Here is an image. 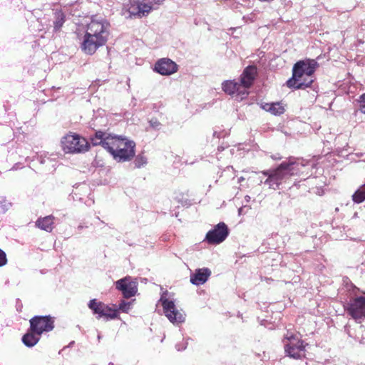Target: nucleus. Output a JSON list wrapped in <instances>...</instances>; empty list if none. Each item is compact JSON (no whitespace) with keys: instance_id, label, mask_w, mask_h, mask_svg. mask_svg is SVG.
Returning <instances> with one entry per match:
<instances>
[{"instance_id":"f257e3e1","label":"nucleus","mask_w":365,"mask_h":365,"mask_svg":"<svg viewBox=\"0 0 365 365\" xmlns=\"http://www.w3.org/2000/svg\"><path fill=\"white\" fill-rule=\"evenodd\" d=\"M100 123H107L106 118L96 117L91 123L93 126L94 134L89 137L90 143L93 146H102L118 162L130 161L135 154V143L121 135L111 134L101 129H95Z\"/></svg>"},{"instance_id":"f03ea898","label":"nucleus","mask_w":365,"mask_h":365,"mask_svg":"<svg viewBox=\"0 0 365 365\" xmlns=\"http://www.w3.org/2000/svg\"><path fill=\"white\" fill-rule=\"evenodd\" d=\"M299 166H305L303 160H293L289 158L288 161H283L274 169L262 171V173L267 177L264 184L275 190L280 189L282 184L285 183L292 176L300 173Z\"/></svg>"},{"instance_id":"7ed1b4c3","label":"nucleus","mask_w":365,"mask_h":365,"mask_svg":"<svg viewBox=\"0 0 365 365\" xmlns=\"http://www.w3.org/2000/svg\"><path fill=\"white\" fill-rule=\"evenodd\" d=\"M319 63L315 59L306 58L294 63L292 68V76L286 85L289 88L304 89L311 86L314 82L313 74Z\"/></svg>"},{"instance_id":"20e7f679","label":"nucleus","mask_w":365,"mask_h":365,"mask_svg":"<svg viewBox=\"0 0 365 365\" xmlns=\"http://www.w3.org/2000/svg\"><path fill=\"white\" fill-rule=\"evenodd\" d=\"M62 148L66 153H81L87 151L89 144L85 138H81L77 134L67 135L61 140Z\"/></svg>"},{"instance_id":"39448f33","label":"nucleus","mask_w":365,"mask_h":365,"mask_svg":"<svg viewBox=\"0 0 365 365\" xmlns=\"http://www.w3.org/2000/svg\"><path fill=\"white\" fill-rule=\"evenodd\" d=\"M168 292L165 291L160 297L161 303L165 315L173 324H179L185 321L184 314L176 308L175 302L167 298Z\"/></svg>"},{"instance_id":"423d86ee","label":"nucleus","mask_w":365,"mask_h":365,"mask_svg":"<svg viewBox=\"0 0 365 365\" xmlns=\"http://www.w3.org/2000/svg\"><path fill=\"white\" fill-rule=\"evenodd\" d=\"M30 329L38 335L49 332L54 328V319L50 315L35 316L30 321Z\"/></svg>"},{"instance_id":"0eeeda50","label":"nucleus","mask_w":365,"mask_h":365,"mask_svg":"<svg viewBox=\"0 0 365 365\" xmlns=\"http://www.w3.org/2000/svg\"><path fill=\"white\" fill-rule=\"evenodd\" d=\"M138 284L137 279L130 276H126L115 282V289L120 292L125 299L135 296L138 292Z\"/></svg>"},{"instance_id":"6e6552de","label":"nucleus","mask_w":365,"mask_h":365,"mask_svg":"<svg viewBox=\"0 0 365 365\" xmlns=\"http://www.w3.org/2000/svg\"><path fill=\"white\" fill-rule=\"evenodd\" d=\"M344 309L353 319L360 322L365 318V297L360 296L350 299L344 305Z\"/></svg>"},{"instance_id":"1a4fd4ad","label":"nucleus","mask_w":365,"mask_h":365,"mask_svg":"<svg viewBox=\"0 0 365 365\" xmlns=\"http://www.w3.org/2000/svg\"><path fill=\"white\" fill-rule=\"evenodd\" d=\"M230 233L227 225L223 222H219L206 234L205 241L210 245H219L224 242Z\"/></svg>"},{"instance_id":"9d476101","label":"nucleus","mask_w":365,"mask_h":365,"mask_svg":"<svg viewBox=\"0 0 365 365\" xmlns=\"http://www.w3.org/2000/svg\"><path fill=\"white\" fill-rule=\"evenodd\" d=\"M109 24L106 21H92L88 25L86 34L93 36L98 39L103 38V39H104V42L106 43L109 35Z\"/></svg>"},{"instance_id":"9b49d317","label":"nucleus","mask_w":365,"mask_h":365,"mask_svg":"<svg viewBox=\"0 0 365 365\" xmlns=\"http://www.w3.org/2000/svg\"><path fill=\"white\" fill-rule=\"evenodd\" d=\"M152 10V6L147 4L130 1L127 5V9L124 14L128 13L126 18L132 19L133 17L141 18L147 16Z\"/></svg>"},{"instance_id":"f8f14e48","label":"nucleus","mask_w":365,"mask_h":365,"mask_svg":"<svg viewBox=\"0 0 365 365\" xmlns=\"http://www.w3.org/2000/svg\"><path fill=\"white\" fill-rule=\"evenodd\" d=\"M105 44L106 42H104V39H103V38L98 39L93 36L85 34L81 48L85 53L92 55L99 47Z\"/></svg>"},{"instance_id":"ddd939ff","label":"nucleus","mask_w":365,"mask_h":365,"mask_svg":"<svg viewBox=\"0 0 365 365\" xmlns=\"http://www.w3.org/2000/svg\"><path fill=\"white\" fill-rule=\"evenodd\" d=\"M178 65L171 59L163 58L155 64L154 71L163 76H170L178 71Z\"/></svg>"},{"instance_id":"4468645a","label":"nucleus","mask_w":365,"mask_h":365,"mask_svg":"<svg viewBox=\"0 0 365 365\" xmlns=\"http://www.w3.org/2000/svg\"><path fill=\"white\" fill-rule=\"evenodd\" d=\"M88 307L92 310L94 314H97V319H100L103 317H106V319H116L115 312H113L112 314L107 313L106 309H108V306L101 302L97 301L96 299L90 300Z\"/></svg>"},{"instance_id":"2eb2a0df","label":"nucleus","mask_w":365,"mask_h":365,"mask_svg":"<svg viewBox=\"0 0 365 365\" xmlns=\"http://www.w3.org/2000/svg\"><path fill=\"white\" fill-rule=\"evenodd\" d=\"M257 76V68L255 65L247 66L240 76V84L242 88L246 89L250 88Z\"/></svg>"},{"instance_id":"dca6fc26","label":"nucleus","mask_w":365,"mask_h":365,"mask_svg":"<svg viewBox=\"0 0 365 365\" xmlns=\"http://www.w3.org/2000/svg\"><path fill=\"white\" fill-rule=\"evenodd\" d=\"M242 86L240 83L235 82L234 81H225L222 84V91L229 94L234 95L237 93L238 96H240L241 99L245 98L248 95V92L247 91H241Z\"/></svg>"},{"instance_id":"f3484780","label":"nucleus","mask_w":365,"mask_h":365,"mask_svg":"<svg viewBox=\"0 0 365 365\" xmlns=\"http://www.w3.org/2000/svg\"><path fill=\"white\" fill-rule=\"evenodd\" d=\"M211 274L209 268H199L190 275V282L194 285H201L205 283Z\"/></svg>"},{"instance_id":"a211bd4d","label":"nucleus","mask_w":365,"mask_h":365,"mask_svg":"<svg viewBox=\"0 0 365 365\" xmlns=\"http://www.w3.org/2000/svg\"><path fill=\"white\" fill-rule=\"evenodd\" d=\"M54 217L48 215L44 217L38 218L36 222V226L42 230L51 232L53 230Z\"/></svg>"},{"instance_id":"6ab92c4d","label":"nucleus","mask_w":365,"mask_h":365,"mask_svg":"<svg viewBox=\"0 0 365 365\" xmlns=\"http://www.w3.org/2000/svg\"><path fill=\"white\" fill-rule=\"evenodd\" d=\"M40 336L36 332L29 330L22 336V342L27 347L34 346L40 340Z\"/></svg>"},{"instance_id":"aec40b11","label":"nucleus","mask_w":365,"mask_h":365,"mask_svg":"<svg viewBox=\"0 0 365 365\" xmlns=\"http://www.w3.org/2000/svg\"><path fill=\"white\" fill-rule=\"evenodd\" d=\"M53 31H59L66 21V14L61 10H56L53 13Z\"/></svg>"},{"instance_id":"412c9836","label":"nucleus","mask_w":365,"mask_h":365,"mask_svg":"<svg viewBox=\"0 0 365 365\" xmlns=\"http://www.w3.org/2000/svg\"><path fill=\"white\" fill-rule=\"evenodd\" d=\"M284 349L288 356L293 359H297L301 358L302 356V354L296 349L295 346L292 344V342L285 345Z\"/></svg>"},{"instance_id":"4be33fe9","label":"nucleus","mask_w":365,"mask_h":365,"mask_svg":"<svg viewBox=\"0 0 365 365\" xmlns=\"http://www.w3.org/2000/svg\"><path fill=\"white\" fill-rule=\"evenodd\" d=\"M11 206V203L7 200L6 197L0 196V213H6Z\"/></svg>"},{"instance_id":"5701e85b","label":"nucleus","mask_w":365,"mask_h":365,"mask_svg":"<svg viewBox=\"0 0 365 365\" xmlns=\"http://www.w3.org/2000/svg\"><path fill=\"white\" fill-rule=\"evenodd\" d=\"M269 113L273 115H279L284 112L283 106L279 103H272Z\"/></svg>"},{"instance_id":"b1692460","label":"nucleus","mask_w":365,"mask_h":365,"mask_svg":"<svg viewBox=\"0 0 365 365\" xmlns=\"http://www.w3.org/2000/svg\"><path fill=\"white\" fill-rule=\"evenodd\" d=\"M132 308V302H125L124 300H122L118 308V311L123 312V313H128Z\"/></svg>"},{"instance_id":"393cba45","label":"nucleus","mask_w":365,"mask_h":365,"mask_svg":"<svg viewBox=\"0 0 365 365\" xmlns=\"http://www.w3.org/2000/svg\"><path fill=\"white\" fill-rule=\"evenodd\" d=\"M135 167L140 168L147 164V158L143 155H138L134 160Z\"/></svg>"},{"instance_id":"a878e982","label":"nucleus","mask_w":365,"mask_h":365,"mask_svg":"<svg viewBox=\"0 0 365 365\" xmlns=\"http://www.w3.org/2000/svg\"><path fill=\"white\" fill-rule=\"evenodd\" d=\"M352 200L356 203H361L365 200V195L361 190L359 189L353 194Z\"/></svg>"},{"instance_id":"bb28decb","label":"nucleus","mask_w":365,"mask_h":365,"mask_svg":"<svg viewBox=\"0 0 365 365\" xmlns=\"http://www.w3.org/2000/svg\"><path fill=\"white\" fill-rule=\"evenodd\" d=\"M148 123L150 126L154 130H158L161 128L162 124L156 118H150Z\"/></svg>"},{"instance_id":"cd10ccee","label":"nucleus","mask_w":365,"mask_h":365,"mask_svg":"<svg viewBox=\"0 0 365 365\" xmlns=\"http://www.w3.org/2000/svg\"><path fill=\"white\" fill-rule=\"evenodd\" d=\"M357 101L359 103L360 111L363 113H365V93L359 96Z\"/></svg>"},{"instance_id":"c85d7f7f","label":"nucleus","mask_w":365,"mask_h":365,"mask_svg":"<svg viewBox=\"0 0 365 365\" xmlns=\"http://www.w3.org/2000/svg\"><path fill=\"white\" fill-rule=\"evenodd\" d=\"M176 199H177L178 202L181 203V205L183 206L188 207L192 205L191 200L187 198H184L182 195H180V197H177Z\"/></svg>"},{"instance_id":"c756f323","label":"nucleus","mask_w":365,"mask_h":365,"mask_svg":"<svg viewBox=\"0 0 365 365\" xmlns=\"http://www.w3.org/2000/svg\"><path fill=\"white\" fill-rule=\"evenodd\" d=\"M7 263L6 255L4 250L0 249V267L4 266Z\"/></svg>"},{"instance_id":"7c9ffc66","label":"nucleus","mask_w":365,"mask_h":365,"mask_svg":"<svg viewBox=\"0 0 365 365\" xmlns=\"http://www.w3.org/2000/svg\"><path fill=\"white\" fill-rule=\"evenodd\" d=\"M292 344L295 346L296 349L299 351L300 353L302 354V352L304 351L305 346L304 344L303 341L298 340L296 344Z\"/></svg>"},{"instance_id":"2f4dec72","label":"nucleus","mask_w":365,"mask_h":365,"mask_svg":"<svg viewBox=\"0 0 365 365\" xmlns=\"http://www.w3.org/2000/svg\"><path fill=\"white\" fill-rule=\"evenodd\" d=\"M187 342L182 343V344H180V343H179V344H177L175 345V348H176V349H177L178 351H183V350H185V349H186V347H187Z\"/></svg>"},{"instance_id":"473e14b6","label":"nucleus","mask_w":365,"mask_h":365,"mask_svg":"<svg viewBox=\"0 0 365 365\" xmlns=\"http://www.w3.org/2000/svg\"><path fill=\"white\" fill-rule=\"evenodd\" d=\"M164 0H152L148 4L150 6H152V9H153V6L155 4L156 5H160Z\"/></svg>"},{"instance_id":"72a5a7b5","label":"nucleus","mask_w":365,"mask_h":365,"mask_svg":"<svg viewBox=\"0 0 365 365\" xmlns=\"http://www.w3.org/2000/svg\"><path fill=\"white\" fill-rule=\"evenodd\" d=\"M113 312H115V314H116V318H118V315H119V314H118V309H116V308H111V307H110L108 306V309H106V312H107V313L112 314V313H113Z\"/></svg>"},{"instance_id":"f704fd0d","label":"nucleus","mask_w":365,"mask_h":365,"mask_svg":"<svg viewBox=\"0 0 365 365\" xmlns=\"http://www.w3.org/2000/svg\"><path fill=\"white\" fill-rule=\"evenodd\" d=\"M272 103H264L262 106V109L265 110L266 111L269 112L270 108H272Z\"/></svg>"},{"instance_id":"c9c22d12","label":"nucleus","mask_w":365,"mask_h":365,"mask_svg":"<svg viewBox=\"0 0 365 365\" xmlns=\"http://www.w3.org/2000/svg\"><path fill=\"white\" fill-rule=\"evenodd\" d=\"M251 197L249 196V195H246L245 197V200H246V202H250Z\"/></svg>"},{"instance_id":"e433bc0d","label":"nucleus","mask_w":365,"mask_h":365,"mask_svg":"<svg viewBox=\"0 0 365 365\" xmlns=\"http://www.w3.org/2000/svg\"><path fill=\"white\" fill-rule=\"evenodd\" d=\"M272 158L274 159V160H279L281 159V157L280 156H275V155H272Z\"/></svg>"},{"instance_id":"4c0bfd02","label":"nucleus","mask_w":365,"mask_h":365,"mask_svg":"<svg viewBox=\"0 0 365 365\" xmlns=\"http://www.w3.org/2000/svg\"><path fill=\"white\" fill-rule=\"evenodd\" d=\"M213 136H214V137H217V138H218V137H219V135H218V133H217V131H214V132H213Z\"/></svg>"},{"instance_id":"58836bf2","label":"nucleus","mask_w":365,"mask_h":365,"mask_svg":"<svg viewBox=\"0 0 365 365\" xmlns=\"http://www.w3.org/2000/svg\"><path fill=\"white\" fill-rule=\"evenodd\" d=\"M245 180V178L243 177H240L239 179H238V181L239 182L243 181Z\"/></svg>"},{"instance_id":"ea45409f","label":"nucleus","mask_w":365,"mask_h":365,"mask_svg":"<svg viewBox=\"0 0 365 365\" xmlns=\"http://www.w3.org/2000/svg\"><path fill=\"white\" fill-rule=\"evenodd\" d=\"M217 149H218V150H219V151H221V150H224V148H223V147L220 146V147H218V148H217Z\"/></svg>"},{"instance_id":"a19ab883","label":"nucleus","mask_w":365,"mask_h":365,"mask_svg":"<svg viewBox=\"0 0 365 365\" xmlns=\"http://www.w3.org/2000/svg\"><path fill=\"white\" fill-rule=\"evenodd\" d=\"M101 339V335L100 334H98V341H100Z\"/></svg>"},{"instance_id":"79ce46f5","label":"nucleus","mask_w":365,"mask_h":365,"mask_svg":"<svg viewBox=\"0 0 365 365\" xmlns=\"http://www.w3.org/2000/svg\"><path fill=\"white\" fill-rule=\"evenodd\" d=\"M83 225H78V230H81V229H83Z\"/></svg>"},{"instance_id":"37998d69","label":"nucleus","mask_w":365,"mask_h":365,"mask_svg":"<svg viewBox=\"0 0 365 365\" xmlns=\"http://www.w3.org/2000/svg\"><path fill=\"white\" fill-rule=\"evenodd\" d=\"M74 343H75V342H74L73 341H72L71 342H70V344H69V346H73V344H74Z\"/></svg>"},{"instance_id":"c03bdc74","label":"nucleus","mask_w":365,"mask_h":365,"mask_svg":"<svg viewBox=\"0 0 365 365\" xmlns=\"http://www.w3.org/2000/svg\"><path fill=\"white\" fill-rule=\"evenodd\" d=\"M292 339H294L293 335H292L290 337H288V339L291 340Z\"/></svg>"},{"instance_id":"a18cd8bd","label":"nucleus","mask_w":365,"mask_h":365,"mask_svg":"<svg viewBox=\"0 0 365 365\" xmlns=\"http://www.w3.org/2000/svg\"><path fill=\"white\" fill-rule=\"evenodd\" d=\"M241 210H242V208H240L239 213H240Z\"/></svg>"}]
</instances>
